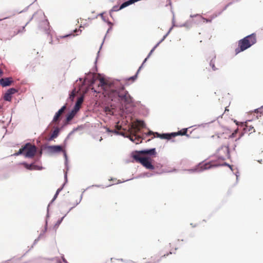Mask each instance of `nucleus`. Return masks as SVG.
Returning <instances> with one entry per match:
<instances>
[{
	"mask_svg": "<svg viewBox=\"0 0 263 263\" xmlns=\"http://www.w3.org/2000/svg\"><path fill=\"white\" fill-rule=\"evenodd\" d=\"M59 263H61L60 261H59Z\"/></svg>",
	"mask_w": 263,
	"mask_h": 263,
	"instance_id": "39",
	"label": "nucleus"
},
{
	"mask_svg": "<svg viewBox=\"0 0 263 263\" xmlns=\"http://www.w3.org/2000/svg\"><path fill=\"white\" fill-rule=\"evenodd\" d=\"M36 152V147L30 143L26 144L23 147L21 148L19 151L15 153L14 155L18 156L23 154L26 157L32 158Z\"/></svg>",
	"mask_w": 263,
	"mask_h": 263,
	"instance_id": "2",
	"label": "nucleus"
},
{
	"mask_svg": "<svg viewBox=\"0 0 263 263\" xmlns=\"http://www.w3.org/2000/svg\"><path fill=\"white\" fill-rule=\"evenodd\" d=\"M119 8H118V7L117 6H114L112 9V11H118V10H119Z\"/></svg>",
	"mask_w": 263,
	"mask_h": 263,
	"instance_id": "24",
	"label": "nucleus"
},
{
	"mask_svg": "<svg viewBox=\"0 0 263 263\" xmlns=\"http://www.w3.org/2000/svg\"><path fill=\"white\" fill-rule=\"evenodd\" d=\"M217 155L219 158L222 160L230 157V151L228 146H224L219 148L217 152Z\"/></svg>",
	"mask_w": 263,
	"mask_h": 263,
	"instance_id": "8",
	"label": "nucleus"
},
{
	"mask_svg": "<svg viewBox=\"0 0 263 263\" xmlns=\"http://www.w3.org/2000/svg\"><path fill=\"white\" fill-rule=\"evenodd\" d=\"M237 133H232V134L229 136V137L231 138H234Z\"/></svg>",
	"mask_w": 263,
	"mask_h": 263,
	"instance_id": "27",
	"label": "nucleus"
},
{
	"mask_svg": "<svg viewBox=\"0 0 263 263\" xmlns=\"http://www.w3.org/2000/svg\"><path fill=\"white\" fill-rule=\"evenodd\" d=\"M12 94V92H7L5 93L4 96V99L6 101H10L11 99V95Z\"/></svg>",
	"mask_w": 263,
	"mask_h": 263,
	"instance_id": "20",
	"label": "nucleus"
},
{
	"mask_svg": "<svg viewBox=\"0 0 263 263\" xmlns=\"http://www.w3.org/2000/svg\"><path fill=\"white\" fill-rule=\"evenodd\" d=\"M107 132H114L113 130H109L108 129H107ZM114 132H116V130H115Z\"/></svg>",
	"mask_w": 263,
	"mask_h": 263,
	"instance_id": "34",
	"label": "nucleus"
},
{
	"mask_svg": "<svg viewBox=\"0 0 263 263\" xmlns=\"http://www.w3.org/2000/svg\"><path fill=\"white\" fill-rule=\"evenodd\" d=\"M132 155L136 162L140 163L147 169H154V166L152 164L151 159L148 157H142L137 153H133Z\"/></svg>",
	"mask_w": 263,
	"mask_h": 263,
	"instance_id": "4",
	"label": "nucleus"
},
{
	"mask_svg": "<svg viewBox=\"0 0 263 263\" xmlns=\"http://www.w3.org/2000/svg\"><path fill=\"white\" fill-rule=\"evenodd\" d=\"M248 48V45L245 39H242L238 41V47L235 49V53L238 54Z\"/></svg>",
	"mask_w": 263,
	"mask_h": 263,
	"instance_id": "9",
	"label": "nucleus"
},
{
	"mask_svg": "<svg viewBox=\"0 0 263 263\" xmlns=\"http://www.w3.org/2000/svg\"><path fill=\"white\" fill-rule=\"evenodd\" d=\"M23 165L28 170H32L38 169L37 166L33 164H29L26 163H24Z\"/></svg>",
	"mask_w": 263,
	"mask_h": 263,
	"instance_id": "17",
	"label": "nucleus"
},
{
	"mask_svg": "<svg viewBox=\"0 0 263 263\" xmlns=\"http://www.w3.org/2000/svg\"><path fill=\"white\" fill-rule=\"evenodd\" d=\"M116 134H120L124 137H128L129 139L135 143L136 144H138L142 142V139L140 136L137 134L138 133H115Z\"/></svg>",
	"mask_w": 263,
	"mask_h": 263,
	"instance_id": "5",
	"label": "nucleus"
},
{
	"mask_svg": "<svg viewBox=\"0 0 263 263\" xmlns=\"http://www.w3.org/2000/svg\"><path fill=\"white\" fill-rule=\"evenodd\" d=\"M248 44V48L256 42V36L255 33H252L244 37Z\"/></svg>",
	"mask_w": 263,
	"mask_h": 263,
	"instance_id": "11",
	"label": "nucleus"
},
{
	"mask_svg": "<svg viewBox=\"0 0 263 263\" xmlns=\"http://www.w3.org/2000/svg\"><path fill=\"white\" fill-rule=\"evenodd\" d=\"M49 148L50 152L52 153H60L63 151L62 147L59 145L50 146Z\"/></svg>",
	"mask_w": 263,
	"mask_h": 263,
	"instance_id": "16",
	"label": "nucleus"
},
{
	"mask_svg": "<svg viewBox=\"0 0 263 263\" xmlns=\"http://www.w3.org/2000/svg\"><path fill=\"white\" fill-rule=\"evenodd\" d=\"M3 74V71L0 69V76Z\"/></svg>",
	"mask_w": 263,
	"mask_h": 263,
	"instance_id": "32",
	"label": "nucleus"
},
{
	"mask_svg": "<svg viewBox=\"0 0 263 263\" xmlns=\"http://www.w3.org/2000/svg\"><path fill=\"white\" fill-rule=\"evenodd\" d=\"M67 105L65 104L63 105L55 114L53 117V120L52 121L51 123L50 124L49 126V128H50L51 125H53V129L50 130V132H59L60 128L58 127V124L62 118V116L65 112L66 109Z\"/></svg>",
	"mask_w": 263,
	"mask_h": 263,
	"instance_id": "3",
	"label": "nucleus"
},
{
	"mask_svg": "<svg viewBox=\"0 0 263 263\" xmlns=\"http://www.w3.org/2000/svg\"><path fill=\"white\" fill-rule=\"evenodd\" d=\"M58 133H55V132L53 133L52 135L50 137V139H51L52 138L56 137L58 136Z\"/></svg>",
	"mask_w": 263,
	"mask_h": 263,
	"instance_id": "26",
	"label": "nucleus"
},
{
	"mask_svg": "<svg viewBox=\"0 0 263 263\" xmlns=\"http://www.w3.org/2000/svg\"><path fill=\"white\" fill-rule=\"evenodd\" d=\"M127 132H131V131L130 130V129H128V130H127Z\"/></svg>",
	"mask_w": 263,
	"mask_h": 263,
	"instance_id": "37",
	"label": "nucleus"
},
{
	"mask_svg": "<svg viewBox=\"0 0 263 263\" xmlns=\"http://www.w3.org/2000/svg\"><path fill=\"white\" fill-rule=\"evenodd\" d=\"M104 111L107 115H112L114 114V108H110L109 107H105L104 108Z\"/></svg>",
	"mask_w": 263,
	"mask_h": 263,
	"instance_id": "19",
	"label": "nucleus"
},
{
	"mask_svg": "<svg viewBox=\"0 0 263 263\" xmlns=\"http://www.w3.org/2000/svg\"><path fill=\"white\" fill-rule=\"evenodd\" d=\"M60 191H61V189H59L57 191L56 193H55V194L54 196L53 200H54L57 197V196L58 195V194H59V192H60Z\"/></svg>",
	"mask_w": 263,
	"mask_h": 263,
	"instance_id": "23",
	"label": "nucleus"
},
{
	"mask_svg": "<svg viewBox=\"0 0 263 263\" xmlns=\"http://www.w3.org/2000/svg\"><path fill=\"white\" fill-rule=\"evenodd\" d=\"M107 83L106 80L104 78L100 79V85L101 86H104L106 85Z\"/></svg>",
	"mask_w": 263,
	"mask_h": 263,
	"instance_id": "22",
	"label": "nucleus"
},
{
	"mask_svg": "<svg viewBox=\"0 0 263 263\" xmlns=\"http://www.w3.org/2000/svg\"><path fill=\"white\" fill-rule=\"evenodd\" d=\"M70 35H66V36H62V37H67V36H70Z\"/></svg>",
	"mask_w": 263,
	"mask_h": 263,
	"instance_id": "35",
	"label": "nucleus"
},
{
	"mask_svg": "<svg viewBox=\"0 0 263 263\" xmlns=\"http://www.w3.org/2000/svg\"><path fill=\"white\" fill-rule=\"evenodd\" d=\"M77 111L72 109L70 112L67 114L66 119L65 120V124H68L69 122H70L75 116Z\"/></svg>",
	"mask_w": 263,
	"mask_h": 263,
	"instance_id": "14",
	"label": "nucleus"
},
{
	"mask_svg": "<svg viewBox=\"0 0 263 263\" xmlns=\"http://www.w3.org/2000/svg\"><path fill=\"white\" fill-rule=\"evenodd\" d=\"M13 82L11 78H2L0 79V84L3 86H9Z\"/></svg>",
	"mask_w": 263,
	"mask_h": 263,
	"instance_id": "13",
	"label": "nucleus"
},
{
	"mask_svg": "<svg viewBox=\"0 0 263 263\" xmlns=\"http://www.w3.org/2000/svg\"><path fill=\"white\" fill-rule=\"evenodd\" d=\"M242 136V134L240 135V136H239V137L238 138H240L241 136Z\"/></svg>",
	"mask_w": 263,
	"mask_h": 263,
	"instance_id": "36",
	"label": "nucleus"
},
{
	"mask_svg": "<svg viewBox=\"0 0 263 263\" xmlns=\"http://www.w3.org/2000/svg\"><path fill=\"white\" fill-rule=\"evenodd\" d=\"M0 108H1V106H0Z\"/></svg>",
	"mask_w": 263,
	"mask_h": 263,
	"instance_id": "40",
	"label": "nucleus"
},
{
	"mask_svg": "<svg viewBox=\"0 0 263 263\" xmlns=\"http://www.w3.org/2000/svg\"><path fill=\"white\" fill-rule=\"evenodd\" d=\"M83 102V97H79L78 98L73 109L78 112V111L80 109V108L81 105L82 104Z\"/></svg>",
	"mask_w": 263,
	"mask_h": 263,
	"instance_id": "15",
	"label": "nucleus"
},
{
	"mask_svg": "<svg viewBox=\"0 0 263 263\" xmlns=\"http://www.w3.org/2000/svg\"><path fill=\"white\" fill-rule=\"evenodd\" d=\"M186 133H163L159 134V133H147L148 135H154L156 134L158 137H160L161 139H171L178 135H185Z\"/></svg>",
	"mask_w": 263,
	"mask_h": 263,
	"instance_id": "6",
	"label": "nucleus"
},
{
	"mask_svg": "<svg viewBox=\"0 0 263 263\" xmlns=\"http://www.w3.org/2000/svg\"><path fill=\"white\" fill-rule=\"evenodd\" d=\"M214 137H217V138H219V136L216 135L215 136H212V137L214 138Z\"/></svg>",
	"mask_w": 263,
	"mask_h": 263,
	"instance_id": "33",
	"label": "nucleus"
},
{
	"mask_svg": "<svg viewBox=\"0 0 263 263\" xmlns=\"http://www.w3.org/2000/svg\"><path fill=\"white\" fill-rule=\"evenodd\" d=\"M236 124L238 125V127L236 129H235L234 132H238L239 130L243 132H251L253 130V132H255L254 127L249 122H246L245 123L241 122L239 124L236 123Z\"/></svg>",
	"mask_w": 263,
	"mask_h": 263,
	"instance_id": "7",
	"label": "nucleus"
},
{
	"mask_svg": "<svg viewBox=\"0 0 263 263\" xmlns=\"http://www.w3.org/2000/svg\"><path fill=\"white\" fill-rule=\"evenodd\" d=\"M187 128H185L182 129V130H179L178 132H187Z\"/></svg>",
	"mask_w": 263,
	"mask_h": 263,
	"instance_id": "31",
	"label": "nucleus"
},
{
	"mask_svg": "<svg viewBox=\"0 0 263 263\" xmlns=\"http://www.w3.org/2000/svg\"><path fill=\"white\" fill-rule=\"evenodd\" d=\"M42 24L46 27H48V23L47 22H43Z\"/></svg>",
	"mask_w": 263,
	"mask_h": 263,
	"instance_id": "28",
	"label": "nucleus"
},
{
	"mask_svg": "<svg viewBox=\"0 0 263 263\" xmlns=\"http://www.w3.org/2000/svg\"><path fill=\"white\" fill-rule=\"evenodd\" d=\"M62 259L63 260V262H64L65 263H68L67 260L65 259V258L64 257V255H63L62 257Z\"/></svg>",
	"mask_w": 263,
	"mask_h": 263,
	"instance_id": "29",
	"label": "nucleus"
},
{
	"mask_svg": "<svg viewBox=\"0 0 263 263\" xmlns=\"http://www.w3.org/2000/svg\"><path fill=\"white\" fill-rule=\"evenodd\" d=\"M134 153H137L140 154V156L141 155H147L149 156H155L157 154L155 148H152L149 149H145L141 151H135Z\"/></svg>",
	"mask_w": 263,
	"mask_h": 263,
	"instance_id": "12",
	"label": "nucleus"
},
{
	"mask_svg": "<svg viewBox=\"0 0 263 263\" xmlns=\"http://www.w3.org/2000/svg\"><path fill=\"white\" fill-rule=\"evenodd\" d=\"M227 110H228V111L229 110H228V109H227V108H226L225 111H227Z\"/></svg>",
	"mask_w": 263,
	"mask_h": 263,
	"instance_id": "38",
	"label": "nucleus"
},
{
	"mask_svg": "<svg viewBox=\"0 0 263 263\" xmlns=\"http://www.w3.org/2000/svg\"><path fill=\"white\" fill-rule=\"evenodd\" d=\"M118 96L119 100L122 103V105L126 106L133 103V98L123 86L119 90H112L110 91L109 97Z\"/></svg>",
	"mask_w": 263,
	"mask_h": 263,
	"instance_id": "1",
	"label": "nucleus"
},
{
	"mask_svg": "<svg viewBox=\"0 0 263 263\" xmlns=\"http://www.w3.org/2000/svg\"><path fill=\"white\" fill-rule=\"evenodd\" d=\"M16 90L15 89H10L8 91V92H12L13 93L14 92H15Z\"/></svg>",
	"mask_w": 263,
	"mask_h": 263,
	"instance_id": "30",
	"label": "nucleus"
},
{
	"mask_svg": "<svg viewBox=\"0 0 263 263\" xmlns=\"http://www.w3.org/2000/svg\"><path fill=\"white\" fill-rule=\"evenodd\" d=\"M210 65L212 66L213 69L214 70H216V68L215 67V65L214 64H213V60H211V62H210Z\"/></svg>",
	"mask_w": 263,
	"mask_h": 263,
	"instance_id": "25",
	"label": "nucleus"
},
{
	"mask_svg": "<svg viewBox=\"0 0 263 263\" xmlns=\"http://www.w3.org/2000/svg\"><path fill=\"white\" fill-rule=\"evenodd\" d=\"M134 126L135 128L140 130L141 128H142L144 126V123L143 121H137Z\"/></svg>",
	"mask_w": 263,
	"mask_h": 263,
	"instance_id": "18",
	"label": "nucleus"
},
{
	"mask_svg": "<svg viewBox=\"0 0 263 263\" xmlns=\"http://www.w3.org/2000/svg\"><path fill=\"white\" fill-rule=\"evenodd\" d=\"M212 164L208 163H205V164H203L201 167V168H202L204 170H207V169L210 168L212 167Z\"/></svg>",
	"mask_w": 263,
	"mask_h": 263,
	"instance_id": "21",
	"label": "nucleus"
},
{
	"mask_svg": "<svg viewBox=\"0 0 263 263\" xmlns=\"http://www.w3.org/2000/svg\"><path fill=\"white\" fill-rule=\"evenodd\" d=\"M159 43H158L152 50L151 51H150V52L149 53L147 57L144 60V62H143L142 64L141 65V66L139 68L136 74L133 76V77H131L129 78H128L127 79V81H132V82H134L137 78V75L139 73L140 70H141V68L142 67L144 63L146 62V61L147 60V58H148L149 57V56L151 55V54L153 53V52L155 50V49H156V48L157 47V46L159 45Z\"/></svg>",
	"mask_w": 263,
	"mask_h": 263,
	"instance_id": "10",
	"label": "nucleus"
}]
</instances>
